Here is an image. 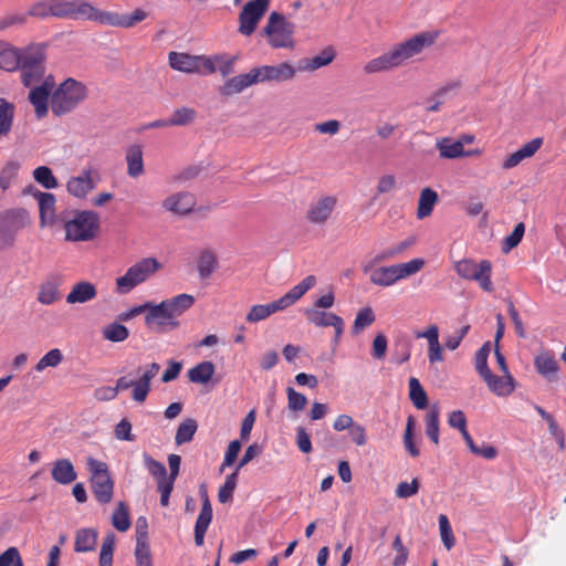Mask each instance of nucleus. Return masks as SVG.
I'll return each mask as SVG.
<instances>
[{"label":"nucleus","mask_w":566,"mask_h":566,"mask_svg":"<svg viewBox=\"0 0 566 566\" xmlns=\"http://www.w3.org/2000/svg\"><path fill=\"white\" fill-rule=\"evenodd\" d=\"M437 34L432 32H421L405 42L395 44L389 51L371 59L364 65L366 74H376L387 72L399 67L406 61L420 54L424 48L434 43Z\"/></svg>","instance_id":"f257e3e1"},{"label":"nucleus","mask_w":566,"mask_h":566,"mask_svg":"<svg viewBox=\"0 0 566 566\" xmlns=\"http://www.w3.org/2000/svg\"><path fill=\"white\" fill-rule=\"evenodd\" d=\"M193 304L195 297L186 293L164 300L159 304H154L151 312L146 314L145 324L158 333L176 329L180 325L178 317Z\"/></svg>","instance_id":"f03ea898"},{"label":"nucleus","mask_w":566,"mask_h":566,"mask_svg":"<svg viewBox=\"0 0 566 566\" xmlns=\"http://www.w3.org/2000/svg\"><path fill=\"white\" fill-rule=\"evenodd\" d=\"M87 97V88L74 78H66L51 95V109L54 115L62 116L74 109Z\"/></svg>","instance_id":"7ed1b4c3"},{"label":"nucleus","mask_w":566,"mask_h":566,"mask_svg":"<svg viewBox=\"0 0 566 566\" xmlns=\"http://www.w3.org/2000/svg\"><path fill=\"white\" fill-rule=\"evenodd\" d=\"M426 262L421 258L412 259L405 263H398L387 266L374 268L369 274V281L377 286L388 287L400 280H405L424 266Z\"/></svg>","instance_id":"20e7f679"},{"label":"nucleus","mask_w":566,"mask_h":566,"mask_svg":"<svg viewBox=\"0 0 566 566\" xmlns=\"http://www.w3.org/2000/svg\"><path fill=\"white\" fill-rule=\"evenodd\" d=\"M223 60L222 54H216L213 56L206 55H191L185 52H170L168 54V63L171 69L188 73V74H213L217 72L214 62Z\"/></svg>","instance_id":"39448f33"},{"label":"nucleus","mask_w":566,"mask_h":566,"mask_svg":"<svg viewBox=\"0 0 566 566\" xmlns=\"http://www.w3.org/2000/svg\"><path fill=\"white\" fill-rule=\"evenodd\" d=\"M160 268V263L155 258L139 260L129 266L124 275L116 279L115 292L120 295L128 294L150 279Z\"/></svg>","instance_id":"423d86ee"},{"label":"nucleus","mask_w":566,"mask_h":566,"mask_svg":"<svg viewBox=\"0 0 566 566\" xmlns=\"http://www.w3.org/2000/svg\"><path fill=\"white\" fill-rule=\"evenodd\" d=\"M86 465L91 474V489L96 501L99 504L109 503L113 499L115 483L107 463L90 457L86 460Z\"/></svg>","instance_id":"0eeeda50"},{"label":"nucleus","mask_w":566,"mask_h":566,"mask_svg":"<svg viewBox=\"0 0 566 566\" xmlns=\"http://www.w3.org/2000/svg\"><path fill=\"white\" fill-rule=\"evenodd\" d=\"M46 45L43 43H32L25 46V56L21 62L19 70L21 71V82L24 86L30 87L39 83L45 73Z\"/></svg>","instance_id":"6e6552de"},{"label":"nucleus","mask_w":566,"mask_h":566,"mask_svg":"<svg viewBox=\"0 0 566 566\" xmlns=\"http://www.w3.org/2000/svg\"><path fill=\"white\" fill-rule=\"evenodd\" d=\"M295 25L276 11H273L268 19L263 33L273 49H293Z\"/></svg>","instance_id":"1a4fd4ad"},{"label":"nucleus","mask_w":566,"mask_h":566,"mask_svg":"<svg viewBox=\"0 0 566 566\" xmlns=\"http://www.w3.org/2000/svg\"><path fill=\"white\" fill-rule=\"evenodd\" d=\"M65 239L87 241L95 237L99 228V217L94 211H80L64 224Z\"/></svg>","instance_id":"9d476101"},{"label":"nucleus","mask_w":566,"mask_h":566,"mask_svg":"<svg viewBox=\"0 0 566 566\" xmlns=\"http://www.w3.org/2000/svg\"><path fill=\"white\" fill-rule=\"evenodd\" d=\"M455 271L459 276L464 280L475 281L480 287L486 292L493 291V283L491 280L492 265L488 260H482L480 263L471 259H463L457 262Z\"/></svg>","instance_id":"9b49d317"},{"label":"nucleus","mask_w":566,"mask_h":566,"mask_svg":"<svg viewBox=\"0 0 566 566\" xmlns=\"http://www.w3.org/2000/svg\"><path fill=\"white\" fill-rule=\"evenodd\" d=\"M270 4V0H250L248 1L239 13V29L238 31L250 36L256 30L259 22L265 14Z\"/></svg>","instance_id":"f8f14e48"},{"label":"nucleus","mask_w":566,"mask_h":566,"mask_svg":"<svg viewBox=\"0 0 566 566\" xmlns=\"http://www.w3.org/2000/svg\"><path fill=\"white\" fill-rule=\"evenodd\" d=\"M258 84L264 82H286L295 77L296 69L289 62L277 65L253 67Z\"/></svg>","instance_id":"ddd939ff"},{"label":"nucleus","mask_w":566,"mask_h":566,"mask_svg":"<svg viewBox=\"0 0 566 566\" xmlns=\"http://www.w3.org/2000/svg\"><path fill=\"white\" fill-rule=\"evenodd\" d=\"M337 206L335 196H323L314 200L306 211V220L313 224H324L334 212Z\"/></svg>","instance_id":"4468645a"},{"label":"nucleus","mask_w":566,"mask_h":566,"mask_svg":"<svg viewBox=\"0 0 566 566\" xmlns=\"http://www.w3.org/2000/svg\"><path fill=\"white\" fill-rule=\"evenodd\" d=\"M200 495L202 497V506L195 524V543L197 546L203 545L205 535L213 515L212 506L206 489H200Z\"/></svg>","instance_id":"2eb2a0df"},{"label":"nucleus","mask_w":566,"mask_h":566,"mask_svg":"<svg viewBox=\"0 0 566 566\" xmlns=\"http://www.w3.org/2000/svg\"><path fill=\"white\" fill-rule=\"evenodd\" d=\"M25 56V48L19 49L11 43L0 40V69L7 72H14L21 66Z\"/></svg>","instance_id":"dca6fc26"},{"label":"nucleus","mask_w":566,"mask_h":566,"mask_svg":"<svg viewBox=\"0 0 566 566\" xmlns=\"http://www.w3.org/2000/svg\"><path fill=\"white\" fill-rule=\"evenodd\" d=\"M258 84L253 67L244 74L235 75L228 78L224 84L219 88L222 96H232L243 92L245 88Z\"/></svg>","instance_id":"f3484780"},{"label":"nucleus","mask_w":566,"mask_h":566,"mask_svg":"<svg viewBox=\"0 0 566 566\" xmlns=\"http://www.w3.org/2000/svg\"><path fill=\"white\" fill-rule=\"evenodd\" d=\"M163 208L175 214H187L196 206V199L190 192H177L163 201Z\"/></svg>","instance_id":"a211bd4d"},{"label":"nucleus","mask_w":566,"mask_h":566,"mask_svg":"<svg viewBox=\"0 0 566 566\" xmlns=\"http://www.w3.org/2000/svg\"><path fill=\"white\" fill-rule=\"evenodd\" d=\"M436 147L440 157L446 159H455L480 154L479 150H464L463 142L453 140L451 137H442L437 140Z\"/></svg>","instance_id":"6ab92c4d"},{"label":"nucleus","mask_w":566,"mask_h":566,"mask_svg":"<svg viewBox=\"0 0 566 566\" xmlns=\"http://www.w3.org/2000/svg\"><path fill=\"white\" fill-rule=\"evenodd\" d=\"M160 369L159 364L153 363L143 373L138 380L133 384V399L137 402H144L150 391V382L157 376Z\"/></svg>","instance_id":"aec40b11"},{"label":"nucleus","mask_w":566,"mask_h":566,"mask_svg":"<svg viewBox=\"0 0 566 566\" xmlns=\"http://www.w3.org/2000/svg\"><path fill=\"white\" fill-rule=\"evenodd\" d=\"M543 138L536 137L525 145H523L518 150L511 154L502 164V168L507 170L516 167L524 159L531 158L535 155V153L542 147Z\"/></svg>","instance_id":"412c9836"},{"label":"nucleus","mask_w":566,"mask_h":566,"mask_svg":"<svg viewBox=\"0 0 566 566\" xmlns=\"http://www.w3.org/2000/svg\"><path fill=\"white\" fill-rule=\"evenodd\" d=\"M482 378L489 389L499 397H506L515 389L514 378L511 374H504L503 377H500L490 371Z\"/></svg>","instance_id":"4be33fe9"},{"label":"nucleus","mask_w":566,"mask_h":566,"mask_svg":"<svg viewBox=\"0 0 566 566\" xmlns=\"http://www.w3.org/2000/svg\"><path fill=\"white\" fill-rule=\"evenodd\" d=\"M316 284V277L314 275H307L298 284L293 286L283 296L277 298L281 308L284 311L294 303H296L307 291L314 287Z\"/></svg>","instance_id":"5701e85b"},{"label":"nucleus","mask_w":566,"mask_h":566,"mask_svg":"<svg viewBox=\"0 0 566 566\" xmlns=\"http://www.w3.org/2000/svg\"><path fill=\"white\" fill-rule=\"evenodd\" d=\"M94 188L95 184L87 169L83 170L80 176L71 177L66 184L69 193L75 198H84Z\"/></svg>","instance_id":"b1692460"},{"label":"nucleus","mask_w":566,"mask_h":566,"mask_svg":"<svg viewBox=\"0 0 566 566\" xmlns=\"http://www.w3.org/2000/svg\"><path fill=\"white\" fill-rule=\"evenodd\" d=\"M52 479L59 484H71L77 479V473L71 460L57 459L53 462L51 470Z\"/></svg>","instance_id":"393cba45"},{"label":"nucleus","mask_w":566,"mask_h":566,"mask_svg":"<svg viewBox=\"0 0 566 566\" xmlns=\"http://www.w3.org/2000/svg\"><path fill=\"white\" fill-rule=\"evenodd\" d=\"M416 337L426 338L428 340V358L431 364L443 360V353L439 343V329L437 325H430L426 331L418 333Z\"/></svg>","instance_id":"a878e982"},{"label":"nucleus","mask_w":566,"mask_h":566,"mask_svg":"<svg viewBox=\"0 0 566 566\" xmlns=\"http://www.w3.org/2000/svg\"><path fill=\"white\" fill-rule=\"evenodd\" d=\"M147 12L143 9H135L130 14H119L108 11L106 25L116 28H132L147 18Z\"/></svg>","instance_id":"bb28decb"},{"label":"nucleus","mask_w":566,"mask_h":566,"mask_svg":"<svg viewBox=\"0 0 566 566\" xmlns=\"http://www.w3.org/2000/svg\"><path fill=\"white\" fill-rule=\"evenodd\" d=\"M73 20L94 21L99 24L106 25V21L108 20V11L99 10L98 8H95L92 3L85 0H81Z\"/></svg>","instance_id":"cd10ccee"},{"label":"nucleus","mask_w":566,"mask_h":566,"mask_svg":"<svg viewBox=\"0 0 566 566\" xmlns=\"http://www.w3.org/2000/svg\"><path fill=\"white\" fill-rule=\"evenodd\" d=\"M97 290L95 285L87 281H81L72 287L71 292L66 296L69 304L86 303L96 297Z\"/></svg>","instance_id":"c85d7f7f"},{"label":"nucleus","mask_w":566,"mask_h":566,"mask_svg":"<svg viewBox=\"0 0 566 566\" xmlns=\"http://www.w3.org/2000/svg\"><path fill=\"white\" fill-rule=\"evenodd\" d=\"M125 160L127 164V175L132 178H138L145 171L143 149L140 145H132L126 149Z\"/></svg>","instance_id":"c756f323"},{"label":"nucleus","mask_w":566,"mask_h":566,"mask_svg":"<svg viewBox=\"0 0 566 566\" xmlns=\"http://www.w3.org/2000/svg\"><path fill=\"white\" fill-rule=\"evenodd\" d=\"M36 197L41 224H53L55 221V196L50 192H39Z\"/></svg>","instance_id":"7c9ffc66"},{"label":"nucleus","mask_w":566,"mask_h":566,"mask_svg":"<svg viewBox=\"0 0 566 566\" xmlns=\"http://www.w3.org/2000/svg\"><path fill=\"white\" fill-rule=\"evenodd\" d=\"M283 311L277 302V300L268 303V304H255L253 305L248 314L245 315V321L248 323L254 324L261 321L269 318L276 312Z\"/></svg>","instance_id":"2f4dec72"},{"label":"nucleus","mask_w":566,"mask_h":566,"mask_svg":"<svg viewBox=\"0 0 566 566\" xmlns=\"http://www.w3.org/2000/svg\"><path fill=\"white\" fill-rule=\"evenodd\" d=\"M214 371L213 363L205 360L188 370V379L193 384H207L212 379Z\"/></svg>","instance_id":"473e14b6"},{"label":"nucleus","mask_w":566,"mask_h":566,"mask_svg":"<svg viewBox=\"0 0 566 566\" xmlns=\"http://www.w3.org/2000/svg\"><path fill=\"white\" fill-rule=\"evenodd\" d=\"M536 370L547 379H555L558 371V364L551 353L537 355L534 360Z\"/></svg>","instance_id":"72a5a7b5"},{"label":"nucleus","mask_w":566,"mask_h":566,"mask_svg":"<svg viewBox=\"0 0 566 566\" xmlns=\"http://www.w3.org/2000/svg\"><path fill=\"white\" fill-rule=\"evenodd\" d=\"M97 531L93 528H82L75 536L74 549L78 553L92 552L96 547Z\"/></svg>","instance_id":"f704fd0d"},{"label":"nucleus","mask_w":566,"mask_h":566,"mask_svg":"<svg viewBox=\"0 0 566 566\" xmlns=\"http://www.w3.org/2000/svg\"><path fill=\"white\" fill-rule=\"evenodd\" d=\"M218 266L217 255L211 250L200 252L197 261V271L200 279H208L212 275Z\"/></svg>","instance_id":"c9c22d12"},{"label":"nucleus","mask_w":566,"mask_h":566,"mask_svg":"<svg viewBox=\"0 0 566 566\" xmlns=\"http://www.w3.org/2000/svg\"><path fill=\"white\" fill-rule=\"evenodd\" d=\"M438 202V193L432 190L431 188H424L420 192L419 201H418V209H417V217L418 219H424L429 217L436 203Z\"/></svg>","instance_id":"e433bc0d"},{"label":"nucleus","mask_w":566,"mask_h":566,"mask_svg":"<svg viewBox=\"0 0 566 566\" xmlns=\"http://www.w3.org/2000/svg\"><path fill=\"white\" fill-rule=\"evenodd\" d=\"M15 106L0 97V138L7 136L13 125Z\"/></svg>","instance_id":"4c0bfd02"},{"label":"nucleus","mask_w":566,"mask_h":566,"mask_svg":"<svg viewBox=\"0 0 566 566\" xmlns=\"http://www.w3.org/2000/svg\"><path fill=\"white\" fill-rule=\"evenodd\" d=\"M50 95L44 87L35 86L30 91L29 101L34 106L38 118L46 116Z\"/></svg>","instance_id":"58836bf2"},{"label":"nucleus","mask_w":566,"mask_h":566,"mask_svg":"<svg viewBox=\"0 0 566 566\" xmlns=\"http://www.w3.org/2000/svg\"><path fill=\"white\" fill-rule=\"evenodd\" d=\"M135 558L136 566H153L151 552L146 532L140 533L136 538Z\"/></svg>","instance_id":"ea45409f"},{"label":"nucleus","mask_w":566,"mask_h":566,"mask_svg":"<svg viewBox=\"0 0 566 566\" xmlns=\"http://www.w3.org/2000/svg\"><path fill=\"white\" fill-rule=\"evenodd\" d=\"M305 315L307 321L317 326V327H328L333 326L335 322L340 318V316L329 313V312H321L315 308H308L305 311Z\"/></svg>","instance_id":"a19ab883"},{"label":"nucleus","mask_w":566,"mask_h":566,"mask_svg":"<svg viewBox=\"0 0 566 566\" xmlns=\"http://www.w3.org/2000/svg\"><path fill=\"white\" fill-rule=\"evenodd\" d=\"M409 398L417 409H426L428 407V396L416 377L409 379Z\"/></svg>","instance_id":"79ce46f5"},{"label":"nucleus","mask_w":566,"mask_h":566,"mask_svg":"<svg viewBox=\"0 0 566 566\" xmlns=\"http://www.w3.org/2000/svg\"><path fill=\"white\" fill-rule=\"evenodd\" d=\"M198 429V423L193 418L184 420L177 428L175 442L178 446L188 443L193 439V436Z\"/></svg>","instance_id":"37998d69"},{"label":"nucleus","mask_w":566,"mask_h":566,"mask_svg":"<svg viewBox=\"0 0 566 566\" xmlns=\"http://www.w3.org/2000/svg\"><path fill=\"white\" fill-rule=\"evenodd\" d=\"M439 417L437 407H432L426 415V434L434 444H439Z\"/></svg>","instance_id":"c03bdc74"},{"label":"nucleus","mask_w":566,"mask_h":566,"mask_svg":"<svg viewBox=\"0 0 566 566\" xmlns=\"http://www.w3.org/2000/svg\"><path fill=\"white\" fill-rule=\"evenodd\" d=\"M103 337L113 343L124 342L129 336V331L126 326L119 323H111L103 328Z\"/></svg>","instance_id":"a18cd8bd"},{"label":"nucleus","mask_w":566,"mask_h":566,"mask_svg":"<svg viewBox=\"0 0 566 566\" xmlns=\"http://www.w3.org/2000/svg\"><path fill=\"white\" fill-rule=\"evenodd\" d=\"M112 524L119 532H126L130 527V518L128 506L124 502H119L117 509L112 515Z\"/></svg>","instance_id":"49530a36"},{"label":"nucleus","mask_w":566,"mask_h":566,"mask_svg":"<svg viewBox=\"0 0 566 566\" xmlns=\"http://www.w3.org/2000/svg\"><path fill=\"white\" fill-rule=\"evenodd\" d=\"M34 180L45 189H54L59 186L52 169L48 166H40L33 170Z\"/></svg>","instance_id":"de8ad7c7"},{"label":"nucleus","mask_w":566,"mask_h":566,"mask_svg":"<svg viewBox=\"0 0 566 566\" xmlns=\"http://www.w3.org/2000/svg\"><path fill=\"white\" fill-rule=\"evenodd\" d=\"M144 464L148 472L156 478L157 484L167 482V470L164 463L155 460L149 454H144Z\"/></svg>","instance_id":"09e8293b"},{"label":"nucleus","mask_w":566,"mask_h":566,"mask_svg":"<svg viewBox=\"0 0 566 566\" xmlns=\"http://www.w3.org/2000/svg\"><path fill=\"white\" fill-rule=\"evenodd\" d=\"M115 549V535L113 533L107 534L102 543L99 552V566H112L113 555Z\"/></svg>","instance_id":"8fccbe9b"},{"label":"nucleus","mask_w":566,"mask_h":566,"mask_svg":"<svg viewBox=\"0 0 566 566\" xmlns=\"http://www.w3.org/2000/svg\"><path fill=\"white\" fill-rule=\"evenodd\" d=\"M334 56H335V54L332 49L324 50L319 55H317L308 61H305V64L300 65L298 70L300 71L317 70L322 66L329 64L334 60Z\"/></svg>","instance_id":"3c124183"},{"label":"nucleus","mask_w":566,"mask_h":566,"mask_svg":"<svg viewBox=\"0 0 566 566\" xmlns=\"http://www.w3.org/2000/svg\"><path fill=\"white\" fill-rule=\"evenodd\" d=\"M63 360L62 352L59 348L49 350L35 365L34 369L42 373L49 367H56Z\"/></svg>","instance_id":"603ef678"},{"label":"nucleus","mask_w":566,"mask_h":566,"mask_svg":"<svg viewBox=\"0 0 566 566\" xmlns=\"http://www.w3.org/2000/svg\"><path fill=\"white\" fill-rule=\"evenodd\" d=\"M59 290L57 284L53 281H48L41 284L38 301L42 304L50 305L57 301Z\"/></svg>","instance_id":"864d4df0"},{"label":"nucleus","mask_w":566,"mask_h":566,"mask_svg":"<svg viewBox=\"0 0 566 566\" xmlns=\"http://www.w3.org/2000/svg\"><path fill=\"white\" fill-rule=\"evenodd\" d=\"M413 430L415 419L413 417L409 416L407 419L406 430L403 434V446L412 458H417L420 454V450L413 442Z\"/></svg>","instance_id":"5fc2aeb1"},{"label":"nucleus","mask_w":566,"mask_h":566,"mask_svg":"<svg viewBox=\"0 0 566 566\" xmlns=\"http://www.w3.org/2000/svg\"><path fill=\"white\" fill-rule=\"evenodd\" d=\"M375 314L371 307L360 310L353 324V333L358 334L375 322Z\"/></svg>","instance_id":"6e6d98bb"},{"label":"nucleus","mask_w":566,"mask_h":566,"mask_svg":"<svg viewBox=\"0 0 566 566\" xmlns=\"http://www.w3.org/2000/svg\"><path fill=\"white\" fill-rule=\"evenodd\" d=\"M491 352L490 342L483 344V346L476 352L474 357L475 369L481 377L485 376L491 369L488 366V358Z\"/></svg>","instance_id":"4d7b16f0"},{"label":"nucleus","mask_w":566,"mask_h":566,"mask_svg":"<svg viewBox=\"0 0 566 566\" xmlns=\"http://www.w3.org/2000/svg\"><path fill=\"white\" fill-rule=\"evenodd\" d=\"M440 536L444 547L450 551L455 544V537L447 515L439 516Z\"/></svg>","instance_id":"13d9d810"},{"label":"nucleus","mask_w":566,"mask_h":566,"mask_svg":"<svg viewBox=\"0 0 566 566\" xmlns=\"http://www.w3.org/2000/svg\"><path fill=\"white\" fill-rule=\"evenodd\" d=\"M238 474L234 470L231 474L227 475L224 484L219 489L218 499L221 503H227L233 495L237 488Z\"/></svg>","instance_id":"bf43d9fd"},{"label":"nucleus","mask_w":566,"mask_h":566,"mask_svg":"<svg viewBox=\"0 0 566 566\" xmlns=\"http://www.w3.org/2000/svg\"><path fill=\"white\" fill-rule=\"evenodd\" d=\"M524 232H525L524 223L523 222L517 223L515 226V228L513 229L512 233L504 239L503 245H502V251L507 253L512 249L517 247L523 239Z\"/></svg>","instance_id":"052dcab7"},{"label":"nucleus","mask_w":566,"mask_h":566,"mask_svg":"<svg viewBox=\"0 0 566 566\" xmlns=\"http://www.w3.org/2000/svg\"><path fill=\"white\" fill-rule=\"evenodd\" d=\"M195 117L196 112L193 108L180 107L172 113L170 117V123L171 126H184L193 122Z\"/></svg>","instance_id":"680f3d73"},{"label":"nucleus","mask_w":566,"mask_h":566,"mask_svg":"<svg viewBox=\"0 0 566 566\" xmlns=\"http://www.w3.org/2000/svg\"><path fill=\"white\" fill-rule=\"evenodd\" d=\"M28 17L46 19L52 17V2L51 0H42L32 3L27 12Z\"/></svg>","instance_id":"e2e57ef3"},{"label":"nucleus","mask_w":566,"mask_h":566,"mask_svg":"<svg viewBox=\"0 0 566 566\" xmlns=\"http://www.w3.org/2000/svg\"><path fill=\"white\" fill-rule=\"evenodd\" d=\"M287 406L292 411H302L307 403V398L292 387H287Z\"/></svg>","instance_id":"0e129e2a"},{"label":"nucleus","mask_w":566,"mask_h":566,"mask_svg":"<svg viewBox=\"0 0 566 566\" xmlns=\"http://www.w3.org/2000/svg\"><path fill=\"white\" fill-rule=\"evenodd\" d=\"M0 566H24L17 547H9L0 554Z\"/></svg>","instance_id":"69168bd1"},{"label":"nucleus","mask_w":566,"mask_h":566,"mask_svg":"<svg viewBox=\"0 0 566 566\" xmlns=\"http://www.w3.org/2000/svg\"><path fill=\"white\" fill-rule=\"evenodd\" d=\"M420 483L418 479H412L411 482H400L395 491L399 499H408L418 493Z\"/></svg>","instance_id":"338daca9"},{"label":"nucleus","mask_w":566,"mask_h":566,"mask_svg":"<svg viewBox=\"0 0 566 566\" xmlns=\"http://www.w3.org/2000/svg\"><path fill=\"white\" fill-rule=\"evenodd\" d=\"M114 434L120 441H134L135 436L132 433V423L126 418L122 419L115 427Z\"/></svg>","instance_id":"774afa93"}]
</instances>
